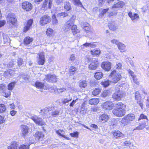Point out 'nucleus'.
<instances>
[{
	"instance_id": "obj_1",
	"label": "nucleus",
	"mask_w": 149,
	"mask_h": 149,
	"mask_svg": "<svg viewBox=\"0 0 149 149\" xmlns=\"http://www.w3.org/2000/svg\"><path fill=\"white\" fill-rule=\"evenodd\" d=\"M121 86L118 85L116 86L114 88V92L112 97L113 99L116 101L121 100L124 95V92L122 90Z\"/></svg>"
},
{
	"instance_id": "obj_2",
	"label": "nucleus",
	"mask_w": 149,
	"mask_h": 149,
	"mask_svg": "<svg viewBox=\"0 0 149 149\" xmlns=\"http://www.w3.org/2000/svg\"><path fill=\"white\" fill-rule=\"evenodd\" d=\"M135 118V116L133 114H129L122 118L120 122L124 126L130 124V122L134 120Z\"/></svg>"
},
{
	"instance_id": "obj_3",
	"label": "nucleus",
	"mask_w": 149,
	"mask_h": 149,
	"mask_svg": "<svg viewBox=\"0 0 149 149\" xmlns=\"http://www.w3.org/2000/svg\"><path fill=\"white\" fill-rule=\"evenodd\" d=\"M111 79V82L115 84L119 81L122 76L120 74L117 72L115 70L113 71L109 76Z\"/></svg>"
},
{
	"instance_id": "obj_4",
	"label": "nucleus",
	"mask_w": 149,
	"mask_h": 149,
	"mask_svg": "<svg viewBox=\"0 0 149 149\" xmlns=\"http://www.w3.org/2000/svg\"><path fill=\"white\" fill-rule=\"evenodd\" d=\"M86 58L89 62H91L88 67L90 70H95L99 66V62L97 58H93L88 57H87Z\"/></svg>"
},
{
	"instance_id": "obj_5",
	"label": "nucleus",
	"mask_w": 149,
	"mask_h": 149,
	"mask_svg": "<svg viewBox=\"0 0 149 149\" xmlns=\"http://www.w3.org/2000/svg\"><path fill=\"white\" fill-rule=\"evenodd\" d=\"M8 23L10 24L14 25L17 22V19L15 15L10 13L8 14L6 18Z\"/></svg>"
},
{
	"instance_id": "obj_6",
	"label": "nucleus",
	"mask_w": 149,
	"mask_h": 149,
	"mask_svg": "<svg viewBox=\"0 0 149 149\" xmlns=\"http://www.w3.org/2000/svg\"><path fill=\"white\" fill-rule=\"evenodd\" d=\"M75 16H72L70 20L67 22L64 25L63 29L65 31L70 32L72 26L73 22L75 19Z\"/></svg>"
},
{
	"instance_id": "obj_7",
	"label": "nucleus",
	"mask_w": 149,
	"mask_h": 149,
	"mask_svg": "<svg viewBox=\"0 0 149 149\" xmlns=\"http://www.w3.org/2000/svg\"><path fill=\"white\" fill-rule=\"evenodd\" d=\"M31 119L36 124L39 125H43L45 124V122L42 118L39 117L36 115H31L29 118Z\"/></svg>"
},
{
	"instance_id": "obj_8",
	"label": "nucleus",
	"mask_w": 149,
	"mask_h": 149,
	"mask_svg": "<svg viewBox=\"0 0 149 149\" xmlns=\"http://www.w3.org/2000/svg\"><path fill=\"white\" fill-rule=\"evenodd\" d=\"M125 109H123L122 108L121 109H115L112 111V112L116 116L118 117H121L125 114Z\"/></svg>"
},
{
	"instance_id": "obj_9",
	"label": "nucleus",
	"mask_w": 149,
	"mask_h": 149,
	"mask_svg": "<svg viewBox=\"0 0 149 149\" xmlns=\"http://www.w3.org/2000/svg\"><path fill=\"white\" fill-rule=\"evenodd\" d=\"M135 101L136 103L138 104L143 109V105L141 101V97L139 92L137 91L135 93Z\"/></svg>"
},
{
	"instance_id": "obj_10",
	"label": "nucleus",
	"mask_w": 149,
	"mask_h": 149,
	"mask_svg": "<svg viewBox=\"0 0 149 149\" xmlns=\"http://www.w3.org/2000/svg\"><path fill=\"white\" fill-rule=\"evenodd\" d=\"M113 104L110 101H107L104 102L102 105V107L105 110H110L112 109Z\"/></svg>"
},
{
	"instance_id": "obj_11",
	"label": "nucleus",
	"mask_w": 149,
	"mask_h": 149,
	"mask_svg": "<svg viewBox=\"0 0 149 149\" xmlns=\"http://www.w3.org/2000/svg\"><path fill=\"white\" fill-rule=\"evenodd\" d=\"M50 111H52L51 113V115L53 117H56L58 115L60 111L59 109L54 106L50 107Z\"/></svg>"
},
{
	"instance_id": "obj_12",
	"label": "nucleus",
	"mask_w": 149,
	"mask_h": 149,
	"mask_svg": "<svg viewBox=\"0 0 149 149\" xmlns=\"http://www.w3.org/2000/svg\"><path fill=\"white\" fill-rule=\"evenodd\" d=\"M51 21V18L50 17L47 15H44L42 17L40 20V23L42 25H44Z\"/></svg>"
},
{
	"instance_id": "obj_13",
	"label": "nucleus",
	"mask_w": 149,
	"mask_h": 149,
	"mask_svg": "<svg viewBox=\"0 0 149 149\" xmlns=\"http://www.w3.org/2000/svg\"><path fill=\"white\" fill-rule=\"evenodd\" d=\"M46 77V80L50 82L54 83L57 81V78L54 74H48Z\"/></svg>"
},
{
	"instance_id": "obj_14",
	"label": "nucleus",
	"mask_w": 149,
	"mask_h": 149,
	"mask_svg": "<svg viewBox=\"0 0 149 149\" xmlns=\"http://www.w3.org/2000/svg\"><path fill=\"white\" fill-rule=\"evenodd\" d=\"M111 63L108 62H105L102 63L101 67L104 70L108 71L111 69Z\"/></svg>"
},
{
	"instance_id": "obj_15",
	"label": "nucleus",
	"mask_w": 149,
	"mask_h": 149,
	"mask_svg": "<svg viewBox=\"0 0 149 149\" xmlns=\"http://www.w3.org/2000/svg\"><path fill=\"white\" fill-rule=\"evenodd\" d=\"M22 7L24 10L29 11L31 10L32 5L28 1H25L22 3Z\"/></svg>"
},
{
	"instance_id": "obj_16",
	"label": "nucleus",
	"mask_w": 149,
	"mask_h": 149,
	"mask_svg": "<svg viewBox=\"0 0 149 149\" xmlns=\"http://www.w3.org/2000/svg\"><path fill=\"white\" fill-rule=\"evenodd\" d=\"M37 61L39 65H44L45 62V58L43 53L42 52L39 54V57L37 59Z\"/></svg>"
},
{
	"instance_id": "obj_17",
	"label": "nucleus",
	"mask_w": 149,
	"mask_h": 149,
	"mask_svg": "<svg viewBox=\"0 0 149 149\" xmlns=\"http://www.w3.org/2000/svg\"><path fill=\"white\" fill-rule=\"evenodd\" d=\"M44 136V135L43 133L41 132H37L35 134L34 137L36 141L38 140H42Z\"/></svg>"
},
{
	"instance_id": "obj_18",
	"label": "nucleus",
	"mask_w": 149,
	"mask_h": 149,
	"mask_svg": "<svg viewBox=\"0 0 149 149\" xmlns=\"http://www.w3.org/2000/svg\"><path fill=\"white\" fill-rule=\"evenodd\" d=\"M112 133L113 135V137L115 138L121 139L123 138L124 136L123 134L119 131L113 132Z\"/></svg>"
},
{
	"instance_id": "obj_19",
	"label": "nucleus",
	"mask_w": 149,
	"mask_h": 149,
	"mask_svg": "<svg viewBox=\"0 0 149 149\" xmlns=\"http://www.w3.org/2000/svg\"><path fill=\"white\" fill-rule=\"evenodd\" d=\"M33 22L32 19H29L27 22H26L25 24V26L24 28V31L26 32L28 31L30 28V27L31 26Z\"/></svg>"
},
{
	"instance_id": "obj_20",
	"label": "nucleus",
	"mask_w": 149,
	"mask_h": 149,
	"mask_svg": "<svg viewBox=\"0 0 149 149\" xmlns=\"http://www.w3.org/2000/svg\"><path fill=\"white\" fill-rule=\"evenodd\" d=\"M128 15L132 21L137 20L139 18V16L137 14L133 13L131 12L128 13Z\"/></svg>"
},
{
	"instance_id": "obj_21",
	"label": "nucleus",
	"mask_w": 149,
	"mask_h": 149,
	"mask_svg": "<svg viewBox=\"0 0 149 149\" xmlns=\"http://www.w3.org/2000/svg\"><path fill=\"white\" fill-rule=\"evenodd\" d=\"M109 118L108 116L105 113L101 115L99 117V120L103 123L107 121Z\"/></svg>"
},
{
	"instance_id": "obj_22",
	"label": "nucleus",
	"mask_w": 149,
	"mask_h": 149,
	"mask_svg": "<svg viewBox=\"0 0 149 149\" xmlns=\"http://www.w3.org/2000/svg\"><path fill=\"white\" fill-rule=\"evenodd\" d=\"M148 124V122L147 121L143 122L139 124V126L136 127L135 128L133 129V130H142L145 127H146V126H147Z\"/></svg>"
},
{
	"instance_id": "obj_23",
	"label": "nucleus",
	"mask_w": 149,
	"mask_h": 149,
	"mask_svg": "<svg viewBox=\"0 0 149 149\" xmlns=\"http://www.w3.org/2000/svg\"><path fill=\"white\" fill-rule=\"evenodd\" d=\"M96 47V45L94 43H88L86 42L83 45H81V47L82 48L84 49L87 47H90L91 48H94Z\"/></svg>"
},
{
	"instance_id": "obj_24",
	"label": "nucleus",
	"mask_w": 149,
	"mask_h": 149,
	"mask_svg": "<svg viewBox=\"0 0 149 149\" xmlns=\"http://www.w3.org/2000/svg\"><path fill=\"white\" fill-rule=\"evenodd\" d=\"M115 109H125L126 105L122 102H119L117 103L115 105Z\"/></svg>"
},
{
	"instance_id": "obj_25",
	"label": "nucleus",
	"mask_w": 149,
	"mask_h": 149,
	"mask_svg": "<svg viewBox=\"0 0 149 149\" xmlns=\"http://www.w3.org/2000/svg\"><path fill=\"white\" fill-rule=\"evenodd\" d=\"M36 87L38 89H43L45 88L44 83L43 82L37 81L35 83Z\"/></svg>"
},
{
	"instance_id": "obj_26",
	"label": "nucleus",
	"mask_w": 149,
	"mask_h": 149,
	"mask_svg": "<svg viewBox=\"0 0 149 149\" xmlns=\"http://www.w3.org/2000/svg\"><path fill=\"white\" fill-rule=\"evenodd\" d=\"M14 73V72L11 70H8L5 72L4 75L6 77H9L13 76Z\"/></svg>"
},
{
	"instance_id": "obj_27",
	"label": "nucleus",
	"mask_w": 149,
	"mask_h": 149,
	"mask_svg": "<svg viewBox=\"0 0 149 149\" xmlns=\"http://www.w3.org/2000/svg\"><path fill=\"white\" fill-rule=\"evenodd\" d=\"M22 134L24 136L26 135L28 133V128L27 126L25 125H22Z\"/></svg>"
},
{
	"instance_id": "obj_28",
	"label": "nucleus",
	"mask_w": 149,
	"mask_h": 149,
	"mask_svg": "<svg viewBox=\"0 0 149 149\" xmlns=\"http://www.w3.org/2000/svg\"><path fill=\"white\" fill-rule=\"evenodd\" d=\"M117 46L118 49L120 51V52H122L125 51L126 46L124 44L120 42Z\"/></svg>"
},
{
	"instance_id": "obj_29",
	"label": "nucleus",
	"mask_w": 149,
	"mask_h": 149,
	"mask_svg": "<svg viewBox=\"0 0 149 149\" xmlns=\"http://www.w3.org/2000/svg\"><path fill=\"white\" fill-rule=\"evenodd\" d=\"M79 86L81 88H85L87 86V82L85 80H80L79 82Z\"/></svg>"
},
{
	"instance_id": "obj_30",
	"label": "nucleus",
	"mask_w": 149,
	"mask_h": 149,
	"mask_svg": "<svg viewBox=\"0 0 149 149\" xmlns=\"http://www.w3.org/2000/svg\"><path fill=\"white\" fill-rule=\"evenodd\" d=\"M56 132L59 136H61L68 140L69 139V138H68L66 137L64 135L65 132L63 130H56Z\"/></svg>"
},
{
	"instance_id": "obj_31",
	"label": "nucleus",
	"mask_w": 149,
	"mask_h": 149,
	"mask_svg": "<svg viewBox=\"0 0 149 149\" xmlns=\"http://www.w3.org/2000/svg\"><path fill=\"white\" fill-rule=\"evenodd\" d=\"M18 144L15 142H12L10 146L8 147V149H18Z\"/></svg>"
},
{
	"instance_id": "obj_32",
	"label": "nucleus",
	"mask_w": 149,
	"mask_h": 149,
	"mask_svg": "<svg viewBox=\"0 0 149 149\" xmlns=\"http://www.w3.org/2000/svg\"><path fill=\"white\" fill-rule=\"evenodd\" d=\"M99 102V99L98 98H93L90 99L89 101V103L91 105H95Z\"/></svg>"
},
{
	"instance_id": "obj_33",
	"label": "nucleus",
	"mask_w": 149,
	"mask_h": 149,
	"mask_svg": "<svg viewBox=\"0 0 149 149\" xmlns=\"http://www.w3.org/2000/svg\"><path fill=\"white\" fill-rule=\"evenodd\" d=\"M33 39L32 38L29 37H27L25 38L24 40V44L26 45L29 44L33 41Z\"/></svg>"
},
{
	"instance_id": "obj_34",
	"label": "nucleus",
	"mask_w": 149,
	"mask_h": 149,
	"mask_svg": "<svg viewBox=\"0 0 149 149\" xmlns=\"http://www.w3.org/2000/svg\"><path fill=\"white\" fill-rule=\"evenodd\" d=\"M71 29L72 32L74 35L79 32V31L77 29V27L76 25H73Z\"/></svg>"
},
{
	"instance_id": "obj_35",
	"label": "nucleus",
	"mask_w": 149,
	"mask_h": 149,
	"mask_svg": "<svg viewBox=\"0 0 149 149\" xmlns=\"http://www.w3.org/2000/svg\"><path fill=\"white\" fill-rule=\"evenodd\" d=\"M124 5V3L123 2L119 1L114 5L112 7V8H122Z\"/></svg>"
},
{
	"instance_id": "obj_36",
	"label": "nucleus",
	"mask_w": 149,
	"mask_h": 149,
	"mask_svg": "<svg viewBox=\"0 0 149 149\" xmlns=\"http://www.w3.org/2000/svg\"><path fill=\"white\" fill-rule=\"evenodd\" d=\"M83 27L84 29L88 33L90 29V25L86 22L83 23Z\"/></svg>"
},
{
	"instance_id": "obj_37",
	"label": "nucleus",
	"mask_w": 149,
	"mask_h": 149,
	"mask_svg": "<svg viewBox=\"0 0 149 149\" xmlns=\"http://www.w3.org/2000/svg\"><path fill=\"white\" fill-rule=\"evenodd\" d=\"M103 76L102 73L101 72H97L95 73L94 77L96 79L99 80Z\"/></svg>"
},
{
	"instance_id": "obj_38",
	"label": "nucleus",
	"mask_w": 149,
	"mask_h": 149,
	"mask_svg": "<svg viewBox=\"0 0 149 149\" xmlns=\"http://www.w3.org/2000/svg\"><path fill=\"white\" fill-rule=\"evenodd\" d=\"M91 54L93 56H97L100 54V49H95L91 51Z\"/></svg>"
},
{
	"instance_id": "obj_39",
	"label": "nucleus",
	"mask_w": 149,
	"mask_h": 149,
	"mask_svg": "<svg viewBox=\"0 0 149 149\" xmlns=\"http://www.w3.org/2000/svg\"><path fill=\"white\" fill-rule=\"evenodd\" d=\"M111 82V80H107L105 81H102L101 83V84L104 88H106L108 86Z\"/></svg>"
},
{
	"instance_id": "obj_40",
	"label": "nucleus",
	"mask_w": 149,
	"mask_h": 149,
	"mask_svg": "<svg viewBox=\"0 0 149 149\" xmlns=\"http://www.w3.org/2000/svg\"><path fill=\"white\" fill-rule=\"evenodd\" d=\"M16 84V82H12L9 84L8 86V89L10 91L12 90L15 87V85Z\"/></svg>"
},
{
	"instance_id": "obj_41",
	"label": "nucleus",
	"mask_w": 149,
	"mask_h": 149,
	"mask_svg": "<svg viewBox=\"0 0 149 149\" xmlns=\"http://www.w3.org/2000/svg\"><path fill=\"white\" fill-rule=\"evenodd\" d=\"M101 91V88H95L93 92V95L95 96H96L98 95Z\"/></svg>"
},
{
	"instance_id": "obj_42",
	"label": "nucleus",
	"mask_w": 149,
	"mask_h": 149,
	"mask_svg": "<svg viewBox=\"0 0 149 149\" xmlns=\"http://www.w3.org/2000/svg\"><path fill=\"white\" fill-rule=\"evenodd\" d=\"M3 40L4 43L7 44L10 43V40L9 37L6 35H4L3 36Z\"/></svg>"
},
{
	"instance_id": "obj_43",
	"label": "nucleus",
	"mask_w": 149,
	"mask_h": 149,
	"mask_svg": "<svg viewBox=\"0 0 149 149\" xmlns=\"http://www.w3.org/2000/svg\"><path fill=\"white\" fill-rule=\"evenodd\" d=\"M45 2L43 3V6H46L48 1V7L50 9L52 5V2L53 0H45Z\"/></svg>"
},
{
	"instance_id": "obj_44",
	"label": "nucleus",
	"mask_w": 149,
	"mask_h": 149,
	"mask_svg": "<svg viewBox=\"0 0 149 149\" xmlns=\"http://www.w3.org/2000/svg\"><path fill=\"white\" fill-rule=\"evenodd\" d=\"M109 28L113 31H115L117 29V26L115 25V23L112 22L109 25Z\"/></svg>"
},
{
	"instance_id": "obj_45",
	"label": "nucleus",
	"mask_w": 149,
	"mask_h": 149,
	"mask_svg": "<svg viewBox=\"0 0 149 149\" xmlns=\"http://www.w3.org/2000/svg\"><path fill=\"white\" fill-rule=\"evenodd\" d=\"M30 145V144H29L27 143H26L25 145H21L19 147L18 149H29Z\"/></svg>"
},
{
	"instance_id": "obj_46",
	"label": "nucleus",
	"mask_w": 149,
	"mask_h": 149,
	"mask_svg": "<svg viewBox=\"0 0 149 149\" xmlns=\"http://www.w3.org/2000/svg\"><path fill=\"white\" fill-rule=\"evenodd\" d=\"M54 31L51 28L48 29L46 31V34L47 36H52L54 34Z\"/></svg>"
},
{
	"instance_id": "obj_47",
	"label": "nucleus",
	"mask_w": 149,
	"mask_h": 149,
	"mask_svg": "<svg viewBox=\"0 0 149 149\" xmlns=\"http://www.w3.org/2000/svg\"><path fill=\"white\" fill-rule=\"evenodd\" d=\"M64 8L67 10H70L71 8L70 3L69 2H66L64 4Z\"/></svg>"
},
{
	"instance_id": "obj_48",
	"label": "nucleus",
	"mask_w": 149,
	"mask_h": 149,
	"mask_svg": "<svg viewBox=\"0 0 149 149\" xmlns=\"http://www.w3.org/2000/svg\"><path fill=\"white\" fill-rule=\"evenodd\" d=\"M6 110V107L5 105L3 104H0V113H2L4 112Z\"/></svg>"
},
{
	"instance_id": "obj_49",
	"label": "nucleus",
	"mask_w": 149,
	"mask_h": 149,
	"mask_svg": "<svg viewBox=\"0 0 149 149\" xmlns=\"http://www.w3.org/2000/svg\"><path fill=\"white\" fill-rule=\"evenodd\" d=\"M68 14L65 12H61L58 13L57 15L58 17H60L61 18H63L68 16Z\"/></svg>"
},
{
	"instance_id": "obj_50",
	"label": "nucleus",
	"mask_w": 149,
	"mask_h": 149,
	"mask_svg": "<svg viewBox=\"0 0 149 149\" xmlns=\"http://www.w3.org/2000/svg\"><path fill=\"white\" fill-rule=\"evenodd\" d=\"M52 23L53 24L57 25L58 24V22L55 15H53L52 17Z\"/></svg>"
},
{
	"instance_id": "obj_51",
	"label": "nucleus",
	"mask_w": 149,
	"mask_h": 149,
	"mask_svg": "<svg viewBox=\"0 0 149 149\" xmlns=\"http://www.w3.org/2000/svg\"><path fill=\"white\" fill-rule=\"evenodd\" d=\"M50 107H45L42 109L40 110L41 112L40 113H42L44 114H46L49 111H50Z\"/></svg>"
},
{
	"instance_id": "obj_52",
	"label": "nucleus",
	"mask_w": 149,
	"mask_h": 149,
	"mask_svg": "<svg viewBox=\"0 0 149 149\" xmlns=\"http://www.w3.org/2000/svg\"><path fill=\"white\" fill-rule=\"evenodd\" d=\"M76 69L73 66L70 67L69 69V72L70 74L73 75L74 74V72L76 71Z\"/></svg>"
},
{
	"instance_id": "obj_53",
	"label": "nucleus",
	"mask_w": 149,
	"mask_h": 149,
	"mask_svg": "<svg viewBox=\"0 0 149 149\" xmlns=\"http://www.w3.org/2000/svg\"><path fill=\"white\" fill-rule=\"evenodd\" d=\"M73 1L74 4L75 5L80 7H82L83 6L81 3L80 2V0H72Z\"/></svg>"
},
{
	"instance_id": "obj_54",
	"label": "nucleus",
	"mask_w": 149,
	"mask_h": 149,
	"mask_svg": "<svg viewBox=\"0 0 149 149\" xmlns=\"http://www.w3.org/2000/svg\"><path fill=\"white\" fill-rule=\"evenodd\" d=\"M3 95L6 97H8L10 95V91H6L3 93Z\"/></svg>"
},
{
	"instance_id": "obj_55",
	"label": "nucleus",
	"mask_w": 149,
	"mask_h": 149,
	"mask_svg": "<svg viewBox=\"0 0 149 149\" xmlns=\"http://www.w3.org/2000/svg\"><path fill=\"white\" fill-rule=\"evenodd\" d=\"M109 94V91L107 90L104 91L102 93V97H107Z\"/></svg>"
},
{
	"instance_id": "obj_56",
	"label": "nucleus",
	"mask_w": 149,
	"mask_h": 149,
	"mask_svg": "<svg viewBox=\"0 0 149 149\" xmlns=\"http://www.w3.org/2000/svg\"><path fill=\"white\" fill-rule=\"evenodd\" d=\"M111 42L113 44H115L117 45V46L120 42L118 40L115 39L111 40Z\"/></svg>"
},
{
	"instance_id": "obj_57",
	"label": "nucleus",
	"mask_w": 149,
	"mask_h": 149,
	"mask_svg": "<svg viewBox=\"0 0 149 149\" xmlns=\"http://www.w3.org/2000/svg\"><path fill=\"white\" fill-rule=\"evenodd\" d=\"M14 61L13 60H11L9 62V63L7 64V66L9 68L12 67L14 64Z\"/></svg>"
},
{
	"instance_id": "obj_58",
	"label": "nucleus",
	"mask_w": 149,
	"mask_h": 149,
	"mask_svg": "<svg viewBox=\"0 0 149 149\" xmlns=\"http://www.w3.org/2000/svg\"><path fill=\"white\" fill-rule=\"evenodd\" d=\"M23 60L20 58H19L17 60V63L19 66L20 67L22 65L23 63Z\"/></svg>"
},
{
	"instance_id": "obj_59",
	"label": "nucleus",
	"mask_w": 149,
	"mask_h": 149,
	"mask_svg": "<svg viewBox=\"0 0 149 149\" xmlns=\"http://www.w3.org/2000/svg\"><path fill=\"white\" fill-rule=\"evenodd\" d=\"M6 120V119L3 116H0V124H1L4 123Z\"/></svg>"
},
{
	"instance_id": "obj_60",
	"label": "nucleus",
	"mask_w": 149,
	"mask_h": 149,
	"mask_svg": "<svg viewBox=\"0 0 149 149\" xmlns=\"http://www.w3.org/2000/svg\"><path fill=\"white\" fill-rule=\"evenodd\" d=\"M57 91L58 93H60L65 91H66V89L64 88H57Z\"/></svg>"
},
{
	"instance_id": "obj_61",
	"label": "nucleus",
	"mask_w": 149,
	"mask_h": 149,
	"mask_svg": "<svg viewBox=\"0 0 149 149\" xmlns=\"http://www.w3.org/2000/svg\"><path fill=\"white\" fill-rule=\"evenodd\" d=\"M72 99V98H70L69 100H68L67 98L64 99L62 100V102L63 104H65L71 101Z\"/></svg>"
},
{
	"instance_id": "obj_62",
	"label": "nucleus",
	"mask_w": 149,
	"mask_h": 149,
	"mask_svg": "<svg viewBox=\"0 0 149 149\" xmlns=\"http://www.w3.org/2000/svg\"><path fill=\"white\" fill-rule=\"evenodd\" d=\"M70 135L74 137H77L78 135V133L77 132H74L73 133H71Z\"/></svg>"
},
{
	"instance_id": "obj_63",
	"label": "nucleus",
	"mask_w": 149,
	"mask_h": 149,
	"mask_svg": "<svg viewBox=\"0 0 149 149\" xmlns=\"http://www.w3.org/2000/svg\"><path fill=\"white\" fill-rule=\"evenodd\" d=\"M122 64L121 63L117 62L116 64V68L118 69H120L122 67Z\"/></svg>"
},
{
	"instance_id": "obj_64",
	"label": "nucleus",
	"mask_w": 149,
	"mask_h": 149,
	"mask_svg": "<svg viewBox=\"0 0 149 149\" xmlns=\"http://www.w3.org/2000/svg\"><path fill=\"white\" fill-rule=\"evenodd\" d=\"M78 100V98L76 99L75 100H73L72 102L70 103V106L71 107H73L74 105L76 103Z\"/></svg>"
}]
</instances>
